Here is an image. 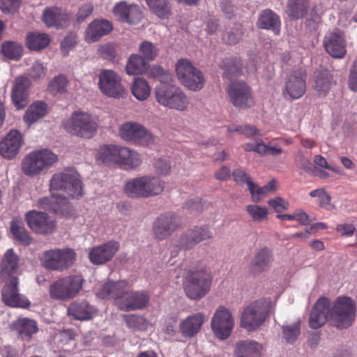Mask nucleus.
I'll list each match as a JSON object with an SVG mask.
<instances>
[{
	"label": "nucleus",
	"mask_w": 357,
	"mask_h": 357,
	"mask_svg": "<svg viewBox=\"0 0 357 357\" xmlns=\"http://www.w3.org/2000/svg\"><path fill=\"white\" fill-rule=\"evenodd\" d=\"M62 126L70 134L84 138H91L97 132L96 119L84 112H74L64 119Z\"/></svg>",
	"instance_id": "obj_7"
},
{
	"label": "nucleus",
	"mask_w": 357,
	"mask_h": 357,
	"mask_svg": "<svg viewBox=\"0 0 357 357\" xmlns=\"http://www.w3.org/2000/svg\"><path fill=\"white\" fill-rule=\"evenodd\" d=\"M326 51L333 58L342 59L347 53V42L344 33L335 31L326 34L324 39Z\"/></svg>",
	"instance_id": "obj_22"
},
{
	"label": "nucleus",
	"mask_w": 357,
	"mask_h": 357,
	"mask_svg": "<svg viewBox=\"0 0 357 357\" xmlns=\"http://www.w3.org/2000/svg\"><path fill=\"white\" fill-rule=\"evenodd\" d=\"M43 20L47 26L61 27L64 26L68 20L66 14L62 13L58 8H48L44 10Z\"/></svg>",
	"instance_id": "obj_36"
},
{
	"label": "nucleus",
	"mask_w": 357,
	"mask_h": 357,
	"mask_svg": "<svg viewBox=\"0 0 357 357\" xmlns=\"http://www.w3.org/2000/svg\"><path fill=\"white\" fill-rule=\"evenodd\" d=\"M330 322L337 329L351 326L356 319V303L351 297L338 296L330 305Z\"/></svg>",
	"instance_id": "obj_4"
},
{
	"label": "nucleus",
	"mask_w": 357,
	"mask_h": 357,
	"mask_svg": "<svg viewBox=\"0 0 357 357\" xmlns=\"http://www.w3.org/2000/svg\"><path fill=\"white\" fill-rule=\"evenodd\" d=\"M273 261V255L271 250L267 247H263L257 250L252 257L250 269L254 274H259L266 271Z\"/></svg>",
	"instance_id": "obj_26"
},
{
	"label": "nucleus",
	"mask_w": 357,
	"mask_h": 357,
	"mask_svg": "<svg viewBox=\"0 0 357 357\" xmlns=\"http://www.w3.org/2000/svg\"><path fill=\"white\" fill-rule=\"evenodd\" d=\"M98 87L107 97L120 98L126 93L121 76L114 70H102L98 75Z\"/></svg>",
	"instance_id": "obj_14"
},
{
	"label": "nucleus",
	"mask_w": 357,
	"mask_h": 357,
	"mask_svg": "<svg viewBox=\"0 0 357 357\" xmlns=\"http://www.w3.org/2000/svg\"><path fill=\"white\" fill-rule=\"evenodd\" d=\"M233 327L234 320L230 311L220 306L211 320V328L214 334L217 337L225 340L230 335Z\"/></svg>",
	"instance_id": "obj_17"
},
{
	"label": "nucleus",
	"mask_w": 357,
	"mask_h": 357,
	"mask_svg": "<svg viewBox=\"0 0 357 357\" xmlns=\"http://www.w3.org/2000/svg\"><path fill=\"white\" fill-rule=\"evenodd\" d=\"M190 80L193 82L194 85L192 86L185 87L194 91L201 90L205 84V79L202 73L197 68L195 70H193V73H191L190 75Z\"/></svg>",
	"instance_id": "obj_57"
},
{
	"label": "nucleus",
	"mask_w": 357,
	"mask_h": 357,
	"mask_svg": "<svg viewBox=\"0 0 357 357\" xmlns=\"http://www.w3.org/2000/svg\"><path fill=\"white\" fill-rule=\"evenodd\" d=\"M261 349V344L256 341L247 340L236 344L235 355L236 357H259Z\"/></svg>",
	"instance_id": "obj_34"
},
{
	"label": "nucleus",
	"mask_w": 357,
	"mask_h": 357,
	"mask_svg": "<svg viewBox=\"0 0 357 357\" xmlns=\"http://www.w3.org/2000/svg\"><path fill=\"white\" fill-rule=\"evenodd\" d=\"M165 183L153 176H143L128 181L125 185V192L137 198H149L162 193Z\"/></svg>",
	"instance_id": "obj_6"
},
{
	"label": "nucleus",
	"mask_w": 357,
	"mask_h": 357,
	"mask_svg": "<svg viewBox=\"0 0 357 357\" xmlns=\"http://www.w3.org/2000/svg\"><path fill=\"white\" fill-rule=\"evenodd\" d=\"M50 190L52 197L62 200L79 199L83 193L79 174L73 170H65L53 175Z\"/></svg>",
	"instance_id": "obj_2"
},
{
	"label": "nucleus",
	"mask_w": 357,
	"mask_h": 357,
	"mask_svg": "<svg viewBox=\"0 0 357 357\" xmlns=\"http://www.w3.org/2000/svg\"><path fill=\"white\" fill-rule=\"evenodd\" d=\"M234 180L240 185L247 184L248 190H250V183H253L252 178L243 169H237L232 174Z\"/></svg>",
	"instance_id": "obj_60"
},
{
	"label": "nucleus",
	"mask_w": 357,
	"mask_h": 357,
	"mask_svg": "<svg viewBox=\"0 0 357 357\" xmlns=\"http://www.w3.org/2000/svg\"><path fill=\"white\" fill-rule=\"evenodd\" d=\"M75 252L73 249H53L44 252L42 264L49 270L63 271L72 266L75 260Z\"/></svg>",
	"instance_id": "obj_12"
},
{
	"label": "nucleus",
	"mask_w": 357,
	"mask_h": 357,
	"mask_svg": "<svg viewBox=\"0 0 357 357\" xmlns=\"http://www.w3.org/2000/svg\"><path fill=\"white\" fill-rule=\"evenodd\" d=\"M149 68V63L139 54H131L126 65V73L129 75H138L146 73Z\"/></svg>",
	"instance_id": "obj_40"
},
{
	"label": "nucleus",
	"mask_w": 357,
	"mask_h": 357,
	"mask_svg": "<svg viewBox=\"0 0 357 357\" xmlns=\"http://www.w3.org/2000/svg\"><path fill=\"white\" fill-rule=\"evenodd\" d=\"M3 287L1 291L2 301L11 307L28 308L31 302L22 294L19 293V279L11 277Z\"/></svg>",
	"instance_id": "obj_16"
},
{
	"label": "nucleus",
	"mask_w": 357,
	"mask_h": 357,
	"mask_svg": "<svg viewBox=\"0 0 357 357\" xmlns=\"http://www.w3.org/2000/svg\"><path fill=\"white\" fill-rule=\"evenodd\" d=\"M268 315V303L264 299L254 301L244 308L240 325L248 331H254L266 321Z\"/></svg>",
	"instance_id": "obj_9"
},
{
	"label": "nucleus",
	"mask_w": 357,
	"mask_h": 357,
	"mask_svg": "<svg viewBox=\"0 0 357 357\" xmlns=\"http://www.w3.org/2000/svg\"><path fill=\"white\" fill-rule=\"evenodd\" d=\"M29 73L34 79H41L45 76V68L42 63L36 61L32 64Z\"/></svg>",
	"instance_id": "obj_64"
},
{
	"label": "nucleus",
	"mask_w": 357,
	"mask_h": 357,
	"mask_svg": "<svg viewBox=\"0 0 357 357\" xmlns=\"http://www.w3.org/2000/svg\"><path fill=\"white\" fill-rule=\"evenodd\" d=\"M296 164L305 172H311L313 169L310 160L301 151H298L296 154Z\"/></svg>",
	"instance_id": "obj_62"
},
{
	"label": "nucleus",
	"mask_w": 357,
	"mask_h": 357,
	"mask_svg": "<svg viewBox=\"0 0 357 357\" xmlns=\"http://www.w3.org/2000/svg\"><path fill=\"white\" fill-rule=\"evenodd\" d=\"M99 54L105 59L113 60L116 56V46L113 43H106L99 46Z\"/></svg>",
	"instance_id": "obj_59"
},
{
	"label": "nucleus",
	"mask_w": 357,
	"mask_h": 357,
	"mask_svg": "<svg viewBox=\"0 0 357 357\" xmlns=\"http://www.w3.org/2000/svg\"><path fill=\"white\" fill-rule=\"evenodd\" d=\"M84 279L80 273H73L62 277L54 282L50 287L51 298L67 301L76 297L83 287Z\"/></svg>",
	"instance_id": "obj_8"
},
{
	"label": "nucleus",
	"mask_w": 357,
	"mask_h": 357,
	"mask_svg": "<svg viewBox=\"0 0 357 357\" xmlns=\"http://www.w3.org/2000/svg\"><path fill=\"white\" fill-rule=\"evenodd\" d=\"M213 276L205 265L198 263L190 268L184 282L186 296L191 300H200L210 291Z\"/></svg>",
	"instance_id": "obj_3"
},
{
	"label": "nucleus",
	"mask_w": 357,
	"mask_h": 357,
	"mask_svg": "<svg viewBox=\"0 0 357 357\" xmlns=\"http://www.w3.org/2000/svg\"><path fill=\"white\" fill-rule=\"evenodd\" d=\"M27 47L32 50H40L48 46L50 40L49 36L43 33H29L26 38Z\"/></svg>",
	"instance_id": "obj_44"
},
{
	"label": "nucleus",
	"mask_w": 357,
	"mask_h": 357,
	"mask_svg": "<svg viewBox=\"0 0 357 357\" xmlns=\"http://www.w3.org/2000/svg\"><path fill=\"white\" fill-rule=\"evenodd\" d=\"M119 135L124 141L148 146L155 142V137L143 125L136 121H126L119 128Z\"/></svg>",
	"instance_id": "obj_11"
},
{
	"label": "nucleus",
	"mask_w": 357,
	"mask_h": 357,
	"mask_svg": "<svg viewBox=\"0 0 357 357\" xmlns=\"http://www.w3.org/2000/svg\"><path fill=\"white\" fill-rule=\"evenodd\" d=\"M242 63L235 59H226L222 61V68L225 69L223 75L227 77L239 75L241 73Z\"/></svg>",
	"instance_id": "obj_54"
},
{
	"label": "nucleus",
	"mask_w": 357,
	"mask_h": 357,
	"mask_svg": "<svg viewBox=\"0 0 357 357\" xmlns=\"http://www.w3.org/2000/svg\"><path fill=\"white\" fill-rule=\"evenodd\" d=\"M305 92V81L304 75L301 71L294 72L287 77L284 88L282 90L285 98L298 99L303 96Z\"/></svg>",
	"instance_id": "obj_23"
},
{
	"label": "nucleus",
	"mask_w": 357,
	"mask_h": 357,
	"mask_svg": "<svg viewBox=\"0 0 357 357\" xmlns=\"http://www.w3.org/2000/svg\"><path fill=\"white\" fill-rule=\"evenodd\" d=\"M13 328L22 340L29 341L38 331L36 321L29 318H19L13 323Z\"/></svg>",
	"instance_id": "obj_31"
},
{
	"label": "nucleus",
	"mask_w": 357,
	"mask_h": 357,
	"mask_svg": "<svg viewBox=\"0 0 357 357\" xmlns=\"http://www.w3.org/2000/svg\"><path fill=\"white\" fill-rule=\"evenodd\" d=\"M47 113V105L43 101L35 102L26 109L24 120L29 125H31L40 119L44 117Z\"/></svg>",
	"instance_id": "obj_43"
},
{
	"label": "nucleus",
	"mask_w": 357,
	"mask_h": 357,
	"mask_svg": "<svg viewBox=\"0 0 357 357\" xmlns=\"http://www.w3.org/2000/svg\"><path fill=\"white\" fill-rule=\"evenodd\" d=\"M19 257L15 253L13 249H8L2 258L0 263V279L10 280L11 277H16L18 268Z\"/></svg>",
	"instance_id": "obj_28"
},
{
	"label": "nucleus",
	"mask_w": 357,
	"mask_h": 357,
	"mask_svg": "<svg viewBox=\"0 0 357 357\" xmlns=\"http://www.w3.org/2000/svg\"><path fill=\"white\" fill-rule=\"evenodd\" d=\"M330 301L328 298L320 297L314 303L309 316V326L318 329L324 326L328 317L330 318Z\"/></svg>",
	"instance_id": "obj_19"
},
{
	"label": "nucleus",
	"mask_w": 357,
	"mask_h": 357,
	"mask_svg": "<svg viewBox=\"0 0 357 357\" xmlns=\"http://www.w3.org/2000/svg\"><path fill=\"white\" fill-rule=\"evenodd\" d=\"M132 95L139 100H146L151 93V88L147 81L142 77L135 78L131 86Z\"/></svg>",
	"instance_id": "obj_46"
},
{
	"label": "nucleus",
	"mask_w": 357,
	"mask_h": 357,
	"mask_svg": "<svg viewBox=\"0 0 357 357\" xmlns=\"http://www.w3.org/2000/svg\"><path fill=\"white\" fill-rule=\"evenodd\" d=\"M48 206L56 215L66 218H71L75 214V209L70 202H48Z\"/></svg>",
	"instance_id": "obj_49"
},
{
	"label": "nucleus",
	"mask_w": 357,
	"mask_h": 357,
	"mask_svg": "<svg viewBox=\"0 0 357 357\" xmlns=\"http://www.w3.org/2000/svg\"><path fill=\"white\" fill-rule=\"evenodd\" d=\"M25 220L29 227L36 234L50 235L54 233L57 228L55 218L43 211H28L25 214Z\"/></svg>",
	"instance_id": "obj_13"
},
{
	"label": "nucleus",
	"mask_w": 357,
	"mask_h": 357,
	"mask_svg": "<svg viewBox=\"0 0 357 357\" xmlns=\"http://www.w3.org/2000/svg\"><path fill=\"white\" fill-rule=\"evenodd\" d=\"M96 313V309L84 300L73 302L68 307V314L77 320L91 319Z\"/></svg>",
	"instance_id": "obj_32"
},
{
	"label": "nucleus",
	"mask_w": 357,
	"mask_h": 357,
	"mask_svg": "<svg viewBox=\"0 0 357 357\" xmlns=\"http://www.w3.org/2000/svg\"><path fill=\"white\" fill-rule=\"evenodd\" d=\"M150 10L158 17L166 19L172 14V8L168 0H146Z\"/></svg>",
	"instance_id": "obj_45"
},
{
	"label": "nucleus",
	"mask_w": 357,
	"mask_h": 357,
	"mask_svg": "<svg viewBox=\"0 0 357 357\" xmlns=\"http://www.w3.org/2000/svg\"><path fill=\"white\" fill-rule=\"evenodd\" d=\"M130 285L126 281L116 282H107L97 292V296L102 299L112 298L116 301L119 308L126 312L145 308L149 302V295L146 291H130Z\"/></svg>",
	"instance_id": "obj_1"
},
{
	"label": "nucleus",
	"mask_w": 357,
	"mask_h": 357,
	"mask_svg": "<svg viewBox=\"0 0 357 357\" xmlns=\"http://www.w3.org/2000/svg\"><path fill=\"white\" fill-rule=\"evenodd\" d=\"M243 32L240 26H235L223 34L222 39L228 45H235L243 38Z\"/></svg>",
	"instance_id": "obj_55"
},
{
	"label": "nucleus",
	"mask_w": 357,
	"mask_h": 357,
	"mask_svg": "<svg viewBox=\"0 0 357 357\" xmlns=\"http://www.w3.org/2000/svg\"><path fill=\"white\" fill-rule=\"evenodd\" d=\"M29 86L30 81L27 77H18L15 79L12 91V100L17 109H22L27 105Z\"/></svg>",
	"instance_id": "obj_27"
},
{
	"label": "nucleus",
	"mask_w": 357,
	"mask_h": 357,
	"mask_svg": "<svg viewBox=\"0 0 357 357\" xmlns=\"http://www.w3.org/2000/svg\"><path fill=\"white\" fill-rule=\"evenodd\" d=\"M276 189V181L275 180L271 181L266 185L263 187L257 185L256 183H250V192L253 197L261 198L266 195L273 192Z\"/></svg>",
	"instance_id": "obj_52"
},
{
	"label": "nucleus",
	"mask_w": 357,
	"mask_h": 357,
	"mask_svg": "<svg viewBox=\"0 0 357 357\" xmlns=\"http://www.w3.org/2000/svg\"><path fill=\"white\" fill-rule=\"evenodd\" d=\"M112 29V24L105 20H96L89 24L85 31V39L88 43L98 40Z\"/></svg>",
	"instance_id": "obj_30"
},
{
	"label": "nucleus",
	"mask_w": 357,
	"mask_h": 357,
	"mask_svg": "<svg viewBox=\"0 0 357 357\" xmlns=\"http://www.w3.org/2000/svg\"><path fill=\"white\" fill-rule=\"evenodd\" d=\"M23 138L21 133L10 130L0 142V155L6 159H13L17 155L22 146Z\"/></svg>",
	"instance_id": "obj_24"
},
{
	"label": "nucleus",
	"mask_w": 357,
	"mask_h": 357,
	"mask_svg": "<svg viewBox=\"0 0 357 357\" xmlns=\"http://www.w3.org/2000/svg\"><path fill=\"white\" fill-rule=\"evenodd\" d=\"M257 25L261 29H271L278 34L280 31V20L275 13L266 9L260 13Z\"/></svg>",
	"instance_id": "obj_41"
},
{
	"label": "nucleus",
	"mask_w": 357,
	"mask_h": 357,
	"mask_svg": "<svg viewBox=\"0 0 357 357\" xmlns=\"http://www.w3.org/2000/svg\"><path fill=\"white\" fill-rule=\"evenodd\" d=\"M10 231L13 238L23 245H29L33 241V238L21 220L13 219L11 221Z\"/></svg>",
	"instance_id": "obj_37"
},
{
	"label": "nucleus",
	"mask_w": 357,
	"mask_h": 357,
	"mask_svg": "<svg viewBox=\"0 0 357 357\" xmlns=\"http://www.w3.org/2000/svg\"><path fill=\"white\" fill-rule=\"evenodd\" d=\"M206 317L202 312L190 314L180 321L178 333L183 338L192 339L201 331Z\"/></svg>",
	"instance_id": "obj_20"
},
{
	"label": "nucleus",
	"mask_w": 357,
	"mask_h": 357,
	"mask_svg": "<svg viewBox=\"0 0 357 357\" xmlns=\"http://www.w3.org/2000/svg\"><path fill=\"white\" fill-rule=\"evenodd\" d=\"M308 8V0H289L287 13L291 17L298 19L306 14Z\"/></svg>",
	"instance_id": "obj_47"
},
{
	"label": "nucleus",
	"mask_w": 357,
	"mask_h": 357,
	"mask_svg": "<svg viewBox=\"0 0 357 357\" xmlns=\"http://www.w3.org/2000/svg\"><path fill=\"white\" fill-rule=\"evenodd\" d=\"M278 213L276 218L282 220H297L301 225H307L310 222L308 215L302 210H297L293 214H281L289 207V202H269Z\"/></svg>",
	"instance_id": "obj_33"
},
{
	"label": "nucleus",
	"mask_w": 357,
	"mask_h": 357,
	"mask_svg": "<svg viewBox=\"0 0 357 357\" xmlns=\"http://www.w3.org/2000/svg\"><path fill=\"white\" fill-rule=\"evenodd\" d=\"M142 13L137 5L130 4L124 22L128 24H137L142 19Z\"/></svg>",
	"instance_id": "obj_58"
},
{
	"label": "nucleus",
	"mask_w": 357,
	"mask_h": 357,
	"mask_svg": "<svg viewBox=\"0 0 357 357\" xmlns=\"http://www.w3.org/2000/svg\"><path fill=\"white\" fill-rule=\"evenodd\" d=\"M120 146L104 145L99 148L96 155V160L99 164L112 167L119 165Z\"/></svg>",
	"instance_id": "obj_29"
},
{
	"label": "nucleus",
	"mask_w": 357,
	"mask_h": 357,
	"mask_svg": "<svg viewBox=\"0 0 357 357\" xmlns=\"http://www.w3.org/2000/svg\"><path fill=\"white\" fill-rule=\"evenodd\" d=\"M20 0H0V9L5 13H13L20 6Z\"/></svg>",
	"instance_id": "obj_63"
},
{
	"label": "nucleus",
	"mask_w": 357,
	"mask_h": 357,
	"mask_svg": "<svg viewBox=\"0 0 357 357\" xmlns=\"http://www.w3.org/2000/svg\"><path fill=\"white\" fill-rule=\"evenodd\" d=\"M247 211L252 220L256 222L263 221L266 218L268 214L266 208L255 204L248 205L247 206Z\"/></svg>",
	"instance_id": "obj_56"
},
{
	"label": "nucleus",
	"mask_w": 357,
	"mask_h": 357,
	"mask_svg": "<svg viewBox=\"0 0 357 357\" xmlns=\"http://www.w3.org/2000/svg\"><path fill=\"white\" fill-rule=\"evenodd\" d=\"M140 56L148 63L153 61L158 55L159 50L157 46L150 41L144 40L139 46Z\"/></svg>",
	"instance_id": "obj_50"
},
{
	"label": "nucleus",
	"mask_w": 357,
	"mask_h": 357,
	"mask_svg": "<svg viewBox=\"0 0 357 357\" xmlns=\"http://www.w3.org/2000/svg\"><path fill=\"white\" fill-rule=\"evenodd\" d=\"M212 237L213 234L207 227H195L181 236L176 246L181 249L190 250L202 241Z\"/></svg>",
	"instance_id": "obj_21"
},
{
	"label": "nucleus",
	"mask_w": 357,
	"mask_h": 357,
	"mask_svg": "<svg viewBox=\"0 0 357 357\" xmlns=\"http://www.w3.org/2000/svg\"><path fill=\"white\" fill-rule=\"evenodd\" d=\"M182 225L180 216L172 213L160 215L154 221L152 227L153 236L158 241L169 237Z\"/></svg>",
	"instance_id": "obj_15"
},
{
	"label": "nucleus",
	"mask_w": 357,
	"mask_h": 357,
	"mask_svg": "<svg viewBox=\"0 0 357 357\" xmlns=\"http://www.w3.org/2000/svg\"><path fill=\"white\" fill-rule=\"evenodd\" d=\"M155 98L161 105L179 112L185 111L189 100L185 93L174 85H160L155 88Z\"/></svg>",
	"instance_id": "obj_10"
},
{
	"label": "nucleus",
	"mask_w": 357,
	"mask_h": 357,
	"mask_svg": "<svg viewBox=\"0 0 357 357\" xmlns=\"http://www.w3.org/2000/svg\"><path fill=\"white\" fill-rule=\"evenodd\" d=\"M119 243L109 241L92 248L89 254V259L93 264H102L110 261L119 249Z\"/></svg>",
	"instance_id": "obj_25"
},
{
	"label": "nucleus",
	"mask_w": 357,
	"mask_h": 357,
	"mask_svg": "<svg viewBox=\"0 0 357 357\" xmlns=\"http://www.w3.org/2000/svg\"><path fill=\"white\" fill-rule=\"evenodd\" d=\"M153 166L155 172L159 175H167L171 169L170 164L166 159L158 158L155 160Z\"/></svg>",
	"instance_id": "obj_61"
},
{
	"label": "nucleus",
	"mask_w": 357,
	"mask_h": 357,
	"mask_svg": "<svg viewBox=\"0 0 357 357\" xmlns=\"http://www.w3.org/2000/svg\"><path fill=\"white\" fill-rule=\"evenodd\" d=\"M22 46L15 42L7 41L1 45L2 54L12 60H18L22 55Z\"/></svg>",
	"instance_id": "obj_48"
},
{
	"label": "nucleus",
	"mask_w": 357,
	"mask_h": 357,
	"mask_svg": "<svg viewBox=\"0 0 357 357\" xmlns=\"http://www.w3.org/2000/svg\"><path fill=\"white\" fill-rule=\"evenodd\" d=\"M243 148L246 151H254L261 156L266 155L277 156L282 153V149L280 147L266 145L260 139L255 140L254 142L245 144Z\"/></svg>",
	"instance_id": "obj_39"
},
{
	"label": "nucleus",
	"mask_w": 357,
	"mask_h": 357,
	"mask_svg": "<svg viewBox=\"0 0 357 357\" xmlns=\"http://www.w3.org/2000/svg\"><path fill=\"white\" fill-rule=\"evenodd\" d=\"M333 84V77L327 70L315 73L314 87L320 96H326Z\"/></svg>",
	"instance_id": "obj_35"
},
{
	"label": "nucleus",
	"mask_w": 357,
	"mask_h": 357,
	"mask_svg": "<svg viewBox=\"0 0 357 357\" xmlns=\"http://www.w3.org/2000/svg\"><path fill=\"white\" fill-rule=\"evenodd\" d=\"M142 162V157L137 152L126 146H120L119 166L134 168L139 166Z\"/></svg>",
	"instance_id": "obj_38"
},
{
	"label": "nucleus",
	"mask_w": 357,
	"mask_h": 357,
	"mask_svg": "<svg viewBox=\"0 0 357 357\" xmlns=\"http://www.w3.org/2000/svg\"><path fill=\"white\" fill-rule=\"evenodd\" d=\"M68 81L66 76L59 75L50 82L48 89L54 96L63 94L67 91Z\"/></svg>",
	"instance_id": "obj_51"
},
{
	"label": "nucleus",
	"mask_w": 357,
	"mask_h": 357,
	"mask_svg": "<svg viewBox=\"0 0 357 357\" xmlns=\"http://www.w3.org/2000/svg\"><path fill=\"white\" fill-rule=\"evenodd\" d=\"M58 161V156L51 150L40 149L26 154L21 163L22 172L33 177L47 170Z\"/></svg>",
	"instance_id": "obj_5"
},
{
	"label": "nucleus",
	"mask_w": 357,
	"mask_h": 357,
	"mask_svg": "<svg viewBox=\"0 0 357 357\" xmlns=\"http://www.w3.org/2000/svg\"><path fill=\"white\" fill-rule=\"evenodd\" d=\"M195 68L196 67L186 59L177 61L176 63V75L184 86H192L194 85L193 82L190 80V75L193 73Z\"/></svg>",
	"instance_id": "obj_42"
},
{
	"label": "nucleus",
	"mask_w": 357,
	"mask_h": 357,
	"mask_svg": "<svg viewBox=\"0 0 357 357\" xmlns=\"http://www.w3.org/2000/svg\"><path fill=\"white\" fill-rule=\"evenodd\" d=\"M227 93L229 100L237 108L245 109L252 105L250 89L244 82H231L227 88Z\"/></svg>",
	"instance_id": "obj_18"
},
{
	"label": "nucleus",
	"mask_w": 357,
	"mask_h": 357,
	"mask_svg": "<svg viewBox=\"0 0 357 357\" xmlns=\"http://www.w3.org/2000/svg\"><path fill=\"white\" fill-rule=\"evenodd\" d=\"M301 333V321L298 320L293 324L282 326L283 338L288 343L294 342Z\"/></svg>",
	"instance_id": "obj_53"
}]
</instances>
